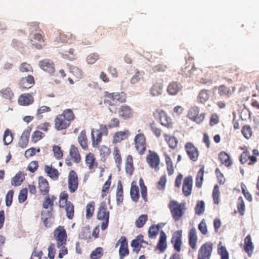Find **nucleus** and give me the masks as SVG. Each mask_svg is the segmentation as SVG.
<instances>
[{
    "label": "nucleus",
    "mask_w": 259,
    "mask_h": 259,
    "mask_svg": "<svg viewBox=\"0 0 259 259\" xmlns=\"http://www.w3.org/2000/svg\"><path fill=\"white\" fill-rule=\"evenodd\" d=\"M192 185L193 179L192 176H189L184 178L182 191L185 197H188L191 195L192 190Z\"/></svg>",
    "instance_id": "20"
},
{
    "label": "nucleus",
    "mask_w": 259,
    "mask_h": 259,
    "mask_svg": "<svg viewBox=\"0 0 259 259\" xmlns=\"http://www.w3.org/2000/svg\"><path fill=\"white\" fill-rule=\"evenodd\" d=\"M118 114L121 119L128 120L133 117L134 110L131 106L124 104L118 108Z\"/></svg>",
    "instance_id": "13"
},
{
    "label": "nucleus",
    "mask_w": 259,
    "mask_h": 259,
    "mask_svg": "<svg viewBox=\"0 0 259 259\" xmlns=\"http://www.w3.org/2000/svg\"><path fill=\"white\" fill-rule=\"evenodd\" d=\"M75 36L70 32L64 33L60 32L58 35L56 37L55 41L57 42H68L71 43L75 40Z\"/></svg>",
    "instance_id": "23"
},
{
    "label": "nucleus",
    "mask_w": 259,
    "mask_h": 259,
    "mask_svg": "<svg viewBox=\"0 0 259 259\" xmlns=\"http://www.w3.org/2000/svg\"><path fill=\"white\" fill-rule=\"evenodd\" d=\"M165 163L166 165V169L167 170V174L169 176H171L173 174L174 171V164L170 156L167 154H164Z\"/></svg>",
    "instance_id": "46"
},
{
    "label": "nucleus",
    "mask_w": 259,
    "mask_h": 259,
    "mask_svg": "<svg viewBox=\"0 0 259 259\" xmlns=\"http://www.w3.org/2000/svg\"><path fill=\"white\" fill-rule=\"evenodd\" d=\"M56 199V197L55 196H52L50 197L49 195L45 197V199L43 202L42 206L44 208L48 209L49 207L51 208V210H52V206L54 205V201Z\"/></svg>",
    "instance_id": "48"
},
{
    "label": "nucleus",
    "mask_w": 259,
    "mask_h": 259,
    "mask_svg": "<svg viewBox=\"0 0 259 259\" xmlns=\"http://www.w3.org/2000/svg\"><path fill=\"white\" fill-rule=\"evenodd\" d=\"M0 95L3 98L6 99L11 100L14 94L10 88H7L1 90Z\"/></svg>",
    "instance_id": "56"
},
{
    "label": "nucleus",
    "mask_w": 259,
    "mask_h": 259,
    "mask_svg": "<svg viewBox=\"0 0 259 259\" xmlns=\"http://www.w3.org/2000/svg\"><path fill=\"white\" fill-rule=\"evenodd\" d=\"M130 195L132 199L134 202H137L139 199V189L136 185V182L133 181L131 184V188L130 190Z\"/></svg>",
    "instance_id": "38"
},
{
    "label": "nucleus",
    "mask_w": 259,
    "mask_h": 259,
    "mask_svg": "<svg viewBox=\"0 0 259 259\" xmlns=\"http://www.w3.org/2000/svg\"><path fill=\"white\" fill-rule=\"evenodd\" d=\"M68 194L65 192H62L60 196L59 205L60 207H66L69 201H68Z\"/></svg>",
    "instance_id": "55"
},
{
    "label": "nucleus",
    "mask_w": 259,
    "mask_h": 259,
    "mask_svg": "<svg viewBox=\"0 0 259 259\" xmlns=\"http://www.w3.org/2000/svg\"><path fill=\"white\" fill-rule=\"evenodd\" d=\"M210 91L203 89L201 90L198 96V101L201 104H204L209 99Z\"/></svg>",
    "instance_id": "41"
},
{
    "label": "nucleus",
    "mask_w": 259,
    "mask_h": 259,
    "mask_svg": "<svg viewBox=\"0 0 259 259\" xmlns=\"http://www.w3.org/2000/svg\"><path fill=\"white\" fill-rule=\"evenodd\" d=\"M116 197L117 204L119 205L122 203L123 200V188L120 181H118L117 184Z\"/></svg>",
    "instance_id": "44"
},
{
    "label": "nucleus",
    "mask_w": 259,
    "mask_h": 259,
    "mask_svg": "<svg viewBox=\"0 0 259 259\" xmlns=\"http://www.w3.org/2000/svg\"><path fill=\"white\" fill-rule=\"evenodd\" d=\"M39 66L44 71L53 75L55 71L53 62L48 59H43L39 62Z\"/></svg>",
    "instance_id": "18"
},
{
    "label": "nucleus",
    "mask_w": 259,
    "mask_h": 259,
    "mask_svg": "<svg viewBox=\"0 0 259 259\" xmlns=\"http://www.w3.org/2000/svg\"><path fill=\"white\" fill-rule=\"evenodd\" d=\"M102 135L98 129L93 128L91 131V138L92 141V146L94 148L99 147L100 143L102 140Z\"/></svg>",
    "instance_id": "28"
},
{
    "label": "nucleus",
    "mask_w": 259,
    "mask_h": 259,
    "mask_svg": "<svg viewBox=\"0 0 259 259\" xmlns=\"http://www.w3.org/2000/svg\"><path fill=\"white\" fill-rule=\"evenodd\" d=\"M183 89L181 83L177 81H172L167 86V91L170 95H176Z\"/></svg>",
    "instance_id": "26"
},
{
    "label": "nucleus",
    "mask_w": 259,
    "mask_h": 259,
    "mask_svg": "<svg viewBox=\"0 0 259 259\" xmlns=\"http://www.w3.org/2000/svg\"><path fill=\"white\" fill-rule=\"evenodd\" d=\"M164 137L165 141L170 148L175 149L177 147L178 140L177 138L174 136L170 137L166 134L164 135Z\"/></svg>",
    "instance_id": "45"
},
{
    "label": "nucleus",
    "mask_w": 259,
    "mask_h": 259,
    "mask_svg": "<svg viewBox=\"0 0 259 259\" xmlns=\"http://www.w3.org/2000/svg\"><path fill=\"white\" fill-rule=\"evenodd\" d=\"M205 210V204L203 201H199L197 202L195 208V213L197 215L202 214Z\"/></svg>",
    "instance_id": "62"
},
{
    "label": "nucleus",
    "mask_w": 259,
    "mask_h": 259,
    "mask_svg": "<svg viewBox=\"0 0 259 259\" xmlns=\"http://www.w3.org/2000/svg\"><path fill=\"white\" fill-rule=\"evenodd\" d=\"M95 203L92 201L87 204L85 208L87 219H90L93 215L95 210Z\"/></svg>",
    "instance_id": "47"
},
{
    "label": "nucleus",
    "mask_w": 259,
    "mask_h": 259,
    "mask_svg": "<svg viewBox=\"0 0 259 259\" xmlns=\"http://www.w3.org/2000/svg\"><path fill=\"white\" fill-rule=\"evenodd\" d=\"M201 72V70L195 68L193 64L191 67L187 66L183 68L181 70V74L186 77H193L194 76L197 77H200V74Z\"/></svg>",
    "instance_id": "16"
},
{
    "label": "nucleus",
    "mask_w": 259,
    "mask_h": 259,
    "mask_svg": "<svg viewBox=\"0 0 259 259\" xmlns=\"http://www.w3.org/2000/svg\"><path fill=\"white\" fill-rule=\"evenodd\" d=\"M34 98L30 94H23L21 95L18 99V103L21 106H28L33 103Z\"/></svg>",
    "instance_id": "29"
},
{
    "label": "nucleus",
    "mask_w": 259,
    "mask_h": 259,
    "mask_svg": "<svg viewBox=\"0 0 259 259\" xmlns=\"http://www.w3.org/2000/svg\"><path fill=\"white\" fill-rule=\"evenodd\" d=\"M38 188L40 193L43 195H47L50 190L47 180L42 177H40L38 179Z\"/></svg>",
    "instance_id": "31"
},
{
    "label": "nucleus",
    "mask_w": 259,
    "mask_h": 259,
    "mask_svg": "<svg viewBox=\"0 0 259 259\" xmlns=\"http://www.w3.org/2000/svg\"><path fill=\"white\" fill-rule=\"evenodd\" d=\"M235 89V87L232 85L221 84L218 87L219 95L226 98H230L234 93Z\"/></svg>",
    "instance_id": "17"
},
{
    "label": "nucleus",
    "mask_w": 259,
    "mask_h": 259,
    "mask_svg": "<svg viewBox=\"0 0 259 259\" xmlns=\"http://www.w3.org/2000/svg\"><path fill=\"white\" fill-rule=\"evenodd\" d=\"M212 247L213 244L211 242H206L204 243L198 251L197 259H210Z\"/></svg>",
    "instance_id": "11"
},
{
    "label": "nucleus",
    "mask_w": 259,
    "mask_h": 259,
    "mask_svg": "<svg viewBox=\"0 0 259 259\" xmlns=\"http://www.w3.org/2000/svg\"><path fill=\"white\" fill-rule=\"evenodd\" d=\"M45 136V134L39 131H36L33 133L31 136V141L35 143L41 140Z\"/></svg>",
    "instance_id": "63"
},
{
    "label": "nucleus",
    "mask_w": 259,
    "mask_h": 259,
    "mask_svg": "<svg viewBox=\"0 0 259 259\" xmlns=\"http://www.w3.org/2000/svg\"><path fill=\"white\" fill-rule=\"evenodd\" d=\"M65 210L67 217L70 220L72 219L74 213V205L71 202H69L68 205L65 207Z\"/></svg>",
    "instance_id": "61"
},
{
    "label": "nucleus",
    "mask_w": 259,
    "mask_h": 259,
    "mask_svg": "<svg viewBox=\"0 0 259 259\" xmlns=\"http://www.w3.org/2000/svg\"><path fill=\"white\" fill-rule=\"evenodd\" d=\"M98 148H99L101 160L105 161L110 154V149L105 145H101Z\"/></svg>",
    "instance_id": "42"
},
{
    "label": "nucleus",
    "mask_w": 259,
    "mask_h": 259,
    "mask_svg": "<svg viewBox=\"0 0 259 259\" xmlns=\"http://www.w3.org/2000/svg\"><path fill=\"white\" fill-rule=\"evenodd\" d=\"M168 208L172 219L175 222L181 220L186 210L185 203H179L175 200H171L169 201Z\"/></svg>",
    "instance_id": "3"
},
{
    "label": "nucleus",
    "mask_w": 259,
    "mask_h": 259,
    "mask_svg": "<svg viewBox=\"0 0 259 259\" xmlns=\"http://www.w3.org/2000/svg\"><path fill=\"white\" fill-rule=\"evenodd\" d=\"M244 249L249 256H250L253 252V246L249 234L244 239Z\"/></svg>",
    "instance_id": "37"
},
{
    "label": "nucleus",
    "mask_w": 259,
    "mask_h": 259,
    "mask_svg": "<svg viewBox=\"0 0 259 259\" xmlns=\"http://www.w3.org/2000/svg\"><path fill=\"white\" fill-rule=\"evenodd\" d=\"M34 83L35 81L33 76L29 75L26 77L21 78L19 82V85L22 89H28L31 88Z\"/></svg>",
    "instance_id": "22"
},
{
    "label": "nucleus",
    "mask_w": 259,
    "mask_h": 259,
    "mask_svg": "<svg viewBox=\"0 0 259 259\" xmlns=\"http://www.w3.org/2000/svg\"><path fill=\"white\" fill-rule=\"evenodd\" d=\"M182 231L179 230L175 231L172 236L171 242L174 245V249L178 252H180L182 245Z\"/></svg>",
    "instance_id": "19"
},
{
    "label": "nucleus",
    "mask_w": 259,
    "mask_h": 259,
    "mask_svg": "<svg viewBox=\"0 0 259 259\" xmlns=\"http://www.w3.org/2000/svg\"><path fill=\"white\" fill-rule=\"evenodd\" d=\"M31 131V128L28 126L23 132L18 142V145L20 147L24 148L27 146Z\"/></svg>",
    "instance_id": "25"
},
{
    "label": "nucleus",
    "mask_w": 259,
    "mask_h": 259,
    "mask_svg": "<svg viewBox=\"0 0 259 259\" xmlns=\"http://www.w3.org/2000/svg\"><path fill=\"white\" fill-rule=\"evenodd\" d=\"M111 176H110L109 177L108 179L105 183V184H104V185L102 187V194H101V196L102 198L105 197L109 192V189H110V187L111 183Z\"/></svg>",
    "instance_id": "58"
},
{
    "label": "nucleus",
    "mask_w": 259,
    "mask_h": 259,
    "mask_svg": "<svg viewBox=\"0 0 259 259\" xmlns=\"http://www.w3.org/2000/svg\"><path fill=\"white\" fill-rule=\"evenodd\" d=\"M103 255V249L102 247H99L93 250L90 255L91 259H99Z\"/></svg>",
    "instance_id": "57"
},
{
    "label": "nucleus",
    "mask_w": 259,
    "mask_h": 259,
    "mask_svg": "<svg viewBox=\"0 0 259 259\" xmlns=\"http://www.w3.org/2000/svg\"><path fill=\"white\" fill-rule=\"evenodd\" d=\"M166 247V236L165 233L163 231H161L160 233V238L157 244L156 248L162 252L165 251Z\"/></svg>",
    "instance_id": "34"
},
{
    "label": "nucleus",
    "mask_w": 259,
    "mask_h": 259,
    "mask_svg": "<svg viewBox=\"0 0 259 259\" xmlns=\"http://www.w3.org/2000/svg\"><path fill=\"white\" fill-rule=\"evenodd\" d=\"M130 135L131 133L128 130L116 132L113 135L112 143L113 144L120 143L123 140L127 139Z\"/></svg>",
    "instance_id": "24"
},
{
    "label": "nucleus",
    "mask_w": 259,
    "mask_h": 259,
    "mask_svg": "<svg viewBox=\"0 0 259 259\" xmlns=\"http://www.w3.org/2000/svg\"><path fill=\"white\" fill-rule=\"evenodd\" d=\"M77 141L83 150H85L88 149V138L85 130L81 131L79 133L77 138Z\"/></svg>",
    "instance_id": "36"
},
{
    "label": "nucleus",
    "mask_w": 259,
    "mask_h": 259,
    "mask_svg": "<svg viewBox=\"0 0 259 259\" xmlns=\"http://www.w3.org/2000/svg\"><path fill=\"white\" fill-rule=\"evenodd\" d=\"M205 114H199V108L196 106L192 107L188 111L187 117L192 121L198 124L201 123L204 119Z\"/></svg>",
    "instance_id": "9"
},
{
    "label": "nucleus",
    "mask_w": 259,
    "mask_h": 259,
    "mask_svg": "<svg viewBox=\"0 0 259 259\" xmlns=\"http://www.w3.org/2000/svg\"><path fill=\"white\" fill-rule=\"evenodd\" d=\"M153 116L158 119L160 124L167 128H172L173 122L171 118L162 109H157L153 113Z\"/></svg>",
    "instance_id": "5"
},
{
    "label": "nucleus",
    "mask_w": 259,
    "mask_h": 259,
    "mask_svg": "<svg viewBox=\"0 0 259 259\" xmlns=\"http://www.w3.org/2000/svg\"><path fill=\"white\" fill-rule=\"evenodd\" d=\"M218 252L221 255V259H229V253L225 246L219 247Z\"/></svg>",
    "instance_id": "64"
},
{
    "label": "nucleus",
    "mask_w": 259,
    "mask_h": 259,
    "mask_svg": "<svg viewBox=\"0 0 259 259\" xmlns=\"http://www.w3.org/2000/svg\"><path fill=\"white\" fill-rule=\"evenodd\" d=\"M45 172L47 174V175L54 180H58L59 176V172L58 170L52 167V165H45L44 168Z\"/></svg>",
    "instance_id": "35"
},
{
    "label": "nucleus",
    "mask_w": 259,
    "mask_h": 259,
    "mask_svg": "<svg viewBox=\"0 0 259 259\" xmlns=\"http://www.w3.org/2000/svg\"><path fill=\"white\" fill-rule=\"evenodd\" d=\"M146 161L149 166L154 169L155 171L159 170L160 159L157 153L151 150H148L146 157Z\"/></svg>",
    "instance_id": "6"
},
{
    "label": "nucleus",
    "mask_w": 259,
    "mask_h": 259,
    "mask_svg": "<svg viewBox=\"0 0 259 259\" xmlns=\"http://www.w3.org/2000/svg\"><path fill=\"white\" fill-rule=\"evenodd\" d=\"M189 244L193 249H196L197 248V236L196 230L194 228L190 229L189 232Z\"/></svg>",
    "instance_id": "33"
},
{
    "label": "nucleus",
    "mask_w": 259,
    "mask_h": 259,
    "mask_svg": "<svg viewBox=\"0 0 259 259\" xmlns=\"http://www.w3.org/2000/svg\"><path fill=\"white\" fill-rule=\"evenodd\" d=\"M163 90L162 80L156 81L150 89V94L152 96H158L161 95Z\"/></svg>",
    "instance_id": "27"
},
{
    "label": "nucleus",
    "mask_w": 259,
    "mask_h": 259,
    "mask_svg": "<svg viewBox=\"0 0 259 259\" xmlns=\"http://www.w3.org/2000/svg\"><path fill=\"white\" fill-rule=\"evenodd\" d=\"M134 144L138 153L141 155H143L147 148L146 138L144 133H139L135 136Z\"/></svg>",
    "instance_id": "7"
},
{
    "label": "nucleus",
    "mask_w": 259,
    "mask_h": 259,
    "mask_svg": "<svg viewBox=\"0 0 259 259\" xmlns=\"http://www.w3.org/2000/svg\"><path fill=\"white\" fill-rule=\"evenodd\" d=\"M241 133L246 139H249L252 136V131L250 125H244L241 129Z\"/></svg>",
    "instance_id": "53"
},
{
    "label": "nucleus",
    "mask_w": 259,
    "mask_h": 259,
    "mask_svg": "<svg viewBox=\"0 0 259 259\" xmlns=\"http://www.w3.org/2000/svg\"><path fill=\"white\" fill-rule=\"evenodd\" d=\"M69 155L74 162L78 163L81 161V157L78 149L74 145H71L70 146Z\"/></svg>",
    "instance_id": "30"
},
{
    "label": "nucleus",
    "mask_w": 259,
    "mask_h": 259,
    "mask_svg": "<svg viewBox=\"0 0 259 259\" xmlns=\"http://www.w3.org/2000/svg\"><path fill=\"white\" fill-rule=\"evenodd\" d=\"M54 237L57 241V246L59 248L66 244L67 234L63 226H59L54 231Z\"/></svg>",
    "instance_id": "10"
},
{
    "label": "nucleus",
    "mask_w": 259,
    "mask_h": 259,
    "mask_svg": "<svg viewBox=\"0 0 259 259\" xmlns=\"http://www.w3.org/2000/svg\"><path fill=\"white\" fill-rule=\"evenodd\" d=\"M149 126L153 134L157 138H159L161 136L162 130L154 121L149 123Z\"/></svg>",
    "instance_id": "50"
},
{
    "label": "nucleus",
    "mask_w": 259,
    "mask_h": 259,
    "mask_svg": "<svg viewBox=\"0 0 259 259\" xmlns=\"http://www.w3.org/2000/svg\"><path fill=\"white\" fill-rule=\"evenodd\" d=\"M184 148L189 158L193 162L197 161L199 152L197 147L191 142H187L185 144Z\"/></svg>",
    "instance_id": "12"
},
{
    "label": "nucleus",
    "mask_w": 259,
    "mask_h": 259,
    "mask_svg": "<svg viewBox=\"0 0 259 259\" xmlns=\"http://www.w3.org/2000/svg\"><path fill=\"white\" fill-rule=\"evenodd\" d=\"M70 72L74 76L76 81L79 80L83 77V72L80 68L76 66H73L71 68Z\"/></svg>",
    "instance_id": "51"
},
{
    "label": "nucleus",
    "mask_w": 259,
    "mask_h": 259,
    "mask_svg": "<svg viewBox=\"0 0 259 259\" xmlns=\"http://www.w3.org/2000/svg\"><path fill=\"white\" fill-rule=\"evenodd\" d=\"M104 96L105 99L104 100V103L108 104L109 106H113L116 102V93H110L108 92H105Z\"/></svg>",
    "instance_id": "43"
},
{
    "label": "nucleus",
    "mask_w": 259,
    "mask_h": 259,
    "mask_svg": "<svg viewBox=\"0 0 259 259\" xmlns=\"http://www.w3.org/2000/svg\"><path fill=\"white\" fill-rule=\"evenodd\" d=\"M79 179L77 173L74 170H71L68 176V188L70 193H73L78 189Z\"/></svg>",
    "instance_id": "8"
},
{
    "label": "nucleus",
    "mask_w": 259,
    "mask_h": 259,
    "mask_svg": "<svg viewBox=\"0 0 259 259\" xmlns=\"http://www.w3.org/2000/svg\"><path fill=\"white\" fill-rule=\"evenodd\" d=\"M113 155L116 166L119 169L120 168L122 160L120 150L117 147H114Z\"/></svg>",
    "instance_id": "40"
},
{
    "label": "nucleus",
    "mask_w": 259,
    "mask_h": 259,
    "mask_svg": "<svg viewBox=\"0 0 259 259\" xmlns=\"http://www.w3.org/2000/svg\"><path fill=\"white\" fill-rule=\"evenodd\" d=\"M203 175H204V166H203L197 172L195 185L196 187L200 188L202 186V182L203 181Z\"/></svg>",
    "instance_id": "49"
},
{
    "label": "nucleus",
    "mask_w": 259,
    "mask_h": 259,
    "mask_svg": "<svg viewBox=\"0 0 259 259\" xmlns=\"http://www.w3.org/2000/svg\"><path fill=\"white\" fill-rule=\"evenodd\" d=\"M25 174L22 171L18 172L11 180V185L19 186L21 185L25 180Z\"/></svg>",
    "instance_id": "39"
},
{
    "label": "nucleus",
    "mask_w": 259,
    "mask_h": 259,
    "mask_svg": "<svg viewBox=\"0 0 259 259\" xmlns=\"http://www.w3.org/2000/svg\"><path fill=\"white\" fill-rule=\"evenodd\" d=\"M75 119V115L71 109H66L58 114L54 119V127L57 131L67 129Z\"/></svg>",
    "instance_id": "1"
},
{
    "label": "nucleus",
    "mask_w": 259,
    "mask_h": 259,
    "mask_svg": "<svg viewBox=\"0 0 259 259\" xmlns=\"http://www.w3.org/2000/svg\"><path fill=\"white\" fill-rule=\"evenodd\" d=\"M109 214L106 203L102 201L100 204L97 213V219L102 221L101 227L102 230H106L108 226Z\"/></svg>",
    "instance_id": "4"
},
{
    "label": "nucleus",
    "mask_w": 259,
    "mask_h": 259,
    "mask_svg": "<svg viewBox=\"0 0 259 259\" xmlns=\"http://www.w3.org/2000/svg\"><path fill=\"white\" fill-rule=\"evenodd\" d=\"M148 220V215L147 214H142L139 217L135 222L136 226L140 228L144 226Z\"/></svg>",
    "instance_id": "54"
},
{
    "label": "nucleus",
    "mask_w": 259,
    "mask_h": 259,
    "mask_svg": "<svg viewBox=\"0 0 259 259\" xmlns=\"http://www.w3.org/2000/svg\"><path fill=\"white\" fill-rule=\"evenodd\" d=\"M241 149L243 150L239 156V161L241 164H246L248 165L252 166L257 162V156H259V151L258 149H253L252 151V155H251L250 152L246 146Z\"/></svg>",
    "instance_id": "2"
},
{
    "label": "nucleus",
    "mask_w": 259,
    "mask_h": 259,
    "mask_svg": "<svg viewBox=\"0 0 259 259\" xmlns=\"http://www.w3.org/2000/svg\"><path fill=\"white\" fill-rule=\"evenodd\" d=\"M218 157L221 164L225 166L229 167L232 165L233 162L230 156L226 152H220L219 154Z\"/></svg>",
    "instance_id": "32"
},
{
    "label": "nucleus",
    "mask_w": 259,
    "mask_h": 259,
    "mask_svg": "<svg viewBox=\"0 0 259 259\" xmlns=\"http://www.w3.org/2000/svg\"><path fill=\"white\" fill-rule=\"evenodd\" d=\"M120 244V246L119 249V255L120 259H123L125 256L129 254V250L128 248L127 240L125 236H122L119 239L116 244V247Z\"/></svg>",
    "instance_id": "14"
},
{
    "label": "nucleus",
    "mask_w": 259,
    "mask_h": 259,
    "mask_svg": "<svg viewBox=\"0 0 259 259\" xmlns=\"http://www.w3.org/2000/svg\"><path fill=\"white\" fill-rule=\"evenodd\" d=\"M90 227L89 226L83 227L79 234V237L82 239H88L91 238Z\"/></svg>",
    "instance_id": "60"
},
{
    "label": "nucleus",
    "mask_w": 259,
    "mask_h": 259,
    "mask_svg": "<svg viewBox=\"0 0 259 259\" xmlns=\"http://www.w3.org/2000/svg\"><path fill=\"white\" fill-rule=\"evenodd\" d=\"M13 140V135L9 129H7L4 133L3 141L6 145L10 144Z\"/></svg>",
    "instance_id": "52"
},
{
    "label": "nucleus",
    "mask_w": 259,
    "mask_h": 259,
    "mask_svg": "<svg viewBox=\"0 0 259 259\" xmlns=\"http://www.w3.org/2000/svg\"><path fill=\"white\" fill-rule=\"evenodd\" d=\"M144 73L143 71H136L135 74L131 79V82L132 84H136L139 82L141 79H143Z\"/></svg>",
    "instance_id": "59"
},
{
    "label": "nucleus",
    "mask_w": 259,
    "mask_h": 259,
    "mask_svg": "<svg viewBox=\"0 0 259 259\" xmlns=\"http://www.w3.org/2000/svg\"><path fill=\"white\" fill-rule=\"evenodd\" d=\"M85 164L92 172L95 171L98 167V162L95 154L92 152L87 154L85 156Z\"/></svg>",
    "instance_id": "15"
},
{
    "label": "nucleus",
    "mask_w": 259,
    "mask_h": 259,
    "mask_svg": "<svg viewBox=\"0 0 259 259\" xmlns=\"http://www.w3.org/2000/svg\"><path fill=\"white\" fill-rule=\"evenodd\" d=\"M144 236L142 234L138 235L135 239L131 242V246L133 247V251L136 253H138L142 247V244L145 243L148 244V242L144 241Z\"/></svg>",
    "instance_id": "21"
}]
</instances>
